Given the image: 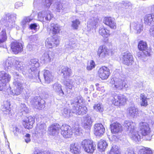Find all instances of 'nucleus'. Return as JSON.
<instances>
[{
  "label": "nucleus",
  "instance_id": "nucleus-1",
  "mask_svg": "<svg viewBox=\"0 0 154 154\" xmlns=\"http://www.w3.org/2000/svg\"><path fill=\"white\" fill-rule=\"evenodd\" d=\"M82 98L79 95L71 100L72 108L71 109L72 113L76 115H83L87 112V107L84 106H81L82 101Z\"/></svg>",
  "mask_w": 154,
  "mask_h": 154
},
{
  "label": "nucleus",
  "instance_id": "nucleus-2",
  "mask_svg": "<svg viewBox=\"0 0 154 154\" xmlns=\"http://www.w3.org/2000/svg\"><path fill=\"white\" fill-rule=\"evenodd\" d=\"M17 16L15 13L11 14L7 13L2 17L1 22L9 31L15 27V20L17 18Z\"/></svg>",
  "mask_w": 154,
  "mask_h": 154
},
{
  "label": "nucleus",
  "instance_id": "nucleus-3",
  "mask_svg": "<svg viewBox=\"0 0 154 154\" xmlns=\"http://www.w3.org/2000/svg\"><path fill=\"white\" fill-rule=\"evenodd\" d=\"M29 69L28 71V75L31 79L35 78L40 79L38 68L39 64L38 60L36 59H31L29 62Z\"/></svg>",
  "mask_w": 154,
  "mask_h": 154
},
{
  "label": "nucleus",
  "instance_id": "nucleus-4",
  "mask_svg": "<svg viewBox=\"0 0 154 154\" xmlns=\"http://www.w3.org/2000/svg\"><path fill=\"white\" fill-rule=\"evenodd\" d=\"M14 81L13 84L16 88L12 91L13 95H18L23 91V79L22 77L17 72L14 74Z\"/></svg>",
  "mask_w": 154,
  "mask_h": 154
},
{
  "label": "nucleus",
  "instance_id": "nucleus-5",
  "mask_svg": "<svg viewBox=\"0 0 154 154\" xmlns=\"http://www.w3.org/2000/svg\"><path fill=\"white\" fill-rule=\"evenodd\" d=\"M138 48L141 51L138 54V57L142 60L145 61L147 57L150 55L151 50L148 49L146 43L142 41L139 42Z\"/></svg>",
  "mask_w": 154,
  "mask_h": 154
},
{
  "label": "nucleus",
  "instance_id": "nucleus-6",
  "mask_svg": "<svg viewBox=\"0 0 154 154\" xmlns=\"http://www.w3.org/2000/svg\"><path fill=\"white\" fill-rule=\"evenodd\" d=\"M139 129L140 133L146 140H151L152 134L151 133V129L149 125L147 122H141L140 123Z\"/></svg>",
  "mask_w": 154,
  "mask_h": 154
},
{
  "label": "nucleus",
  "instance_id": "nucleus-7",
  "mask_svg": "<svg viewBox=\"0 0 154 154\" xmlns=\"http://www.w3.org/2000/svg\"><path fill=\"white\" fill-rule=\"evenodd\" d=\"M11 75L4 71H0V91L4 90L6 84L11 80Z\"/></svg>",
  "mask_w": 154,
  "mask_h": 154
},
{
  "label": "nucleus",
  "instance_id": "nucleus-8",
  "mask_svg": "<svg viewBox=\"0 0 154 154\" xmlns=\"http://www.w3.org/2000/svg\"><path fill=\"white\" fill-rule=\"evenodd\" d=\"M81 146L85 152L92 153L96 149V145L92 140H85L82 142Z\"/></svg>",
  "mask_w": 154,
  "mask_h": 154
},
{
  "label": "nucleus",
  "instance_id": "nucleus-9",
  "mask_svg": "<svg viewBox=\"0 0 154 154\" xmlns=\"http://www.w3.org/2000/svg\"><path fill=\"white\" fill-rule=\"evenodd\" d=\"M111 99L112 103L115 106H119L120 104L124 105L127 100L125 96L116 94L112 95Z\"/></svg>",
  "mask_w": 154,
  "mask_h": 154
},
{
  "label": "nucleus",
  "instance_id": "nucleus-10",
  "mask_svg": "<svg viewBox=\"0 0 154 154\" xmlns=\"http://www.w3.org/2000/svg\"><path fill=\"white\" fill-rule=\"evenodd\" d=\"M59 40L56 37H51L47 38L45 41V46L49 48H52L57 46L59 44Z\"/></svg>",
  "mask_w": 154,
  "mask_h": 154
},
{
  "label": "nucleus",
  "instance_id": "nucleus-11",
  "mask_svg": "<svg viewBox=\"0 0 154 154\" xmlns=\"http://www.w3.org/2000/svg\"><path fill=\"white\" fill-rule=\"evenodd\" d=\"M53 17L52 14L49 11H43L39 12L38 14V18L41 21H50Z\"/></svg>",
  "mask_w": 154,
  "mask_h": 154
},
{
  "label": "nucleus",
  "instance_id": "nucleus-12",
  "mask_svg": "<svg viewBox=\"0 0 154 154\" xmlns=\"http://www.w3.org/2000/svg\"><path fill=\"white\" fill-rule=\"evenodd\" d=\"M114 84L112 85V87L114 90H120L123 87L127 88L128 85L126 82L120 79H116L114 80Z\"/></svg>",
  "mask_w": 154,
  "mask_h": 154
},
{
  "label": "nucleus",
  "instance_id": "nucleus-13",
  "mask_svg": "<svg viewBox=\"0 0 154 154\" xmlns=\"http://www.w3.org/2000/svg\"><path fill=\"white\" fill-rule=\"evenodd\" d=\"M32 104L36 109H40L45 106V101L40 97H35L32 100Z\"/></svg>",
  "mask_w": 154,
  "mask_h": 154
},
{
  "label": "nucleus",
  "instance_id": "nucleus-14",
  "mask_svg": "<svg viewBox=\"0 0 154 154\" xmlns=\"http://www.w3.org/2000/svg\"><path fill=\"white\" fill-rule=\"evenodd\" d=\"M61 135L65 138L70 137L72 135V132L70 127L66 125H62L60 128Z\"/></svg>",
  "mask_w": 154,
  "mask_h": 154
},
{
  "label": "nucleus",
  "instance_id": "nucleus-15",
  "mask_svg": "<svg viewBox=\"0 0 154 154\" xmlns=\"http://www.w3.org/2000/svg\"><path fill=\"white\" fill-rule=\"evenodd\" d=\"M99 77L102 79H106L110 74L109 69L105 66L100 67L98 71Z\"/></svg>",
  "mask_w": 154,
  "mask_h": 154
},
{
  "label": "nucleus",
  "instance_id": "nucleus-16",
  "mask_svg": "<svg viewBox=\"0 0 154 154\" xmlns=\"http://www.w3.org/2000/svg\"><path fill=\"white\" fill-rule=\"evenodd\" d=\"M123 63L128 66L131 65L133 62V57L131 54L128 51L122 54Z\"/></svg>",
  "mask_w": 154,
  "mask_h": 154
},
{
  "label": "nucleus",
  "instance_id": "nucleus-17",
  "mask_svg": "<svg viewBox=\"0 0 154 154\" xmlns=\"http://www.w3.org/2000/svg\"><path fill=\"white\" fill-rule=\"evenodd\" d=\"M11 48L12 51L15 54H17L22 51L23 47L21 43L15 41L11 43Z\"/></svg>",
  "mask_w": 154,
  "mask_h": 154
},
{
  "label": "nucleus",
  "instance_id": "nucleus-18",
  "mask_svg": "<svg viewBox=\"0 0 154 154\" xmlns=\"http://www.w3.org/2000/svg\"><path fill=\"white\" fill-rule=\"evenodd\" d=\"M92 122L93 121L91 116L87 115L83 117L82 125L84 128L88 130L91 128Z\"/></svg>",
  "mask_w": 154,
  "mask_h": 154
},
{
  "label": "nucleus",
  "instance_id": "nucleus-19",
  "mask_svg": "<svg viewBox=\"0 0 154 154\" xmlns=\"http://www.w3.org/2000/svg\"><path fill=\"white\" fill-rule=\"evenodd\" d=\"M34 122V118L31 116H29L24 119L23 120L22 123L25 128L29 129L32 128Z\"/></svg>",
  "mask_w": 154,
  "mask_h": 154
},
{
  "label": "nucleus",
  "instance_id": "nucleus-20",
  "mask_svg": "<svg viewBox=\"0 0 154 154\" xmlns=\"http://www.w3.org/2000/svg\"><path fill=\"white\" fill-rule=\"evenodd\" d=\"M61 126L57 123H54L49 127L48 130L49 134L51 135H57L60 129Z\"/></svg>",
  "mask_w": 154,
  "mask_h": 154
},
{
  "label": "nucleus",
  "instance_id": "nucleus-21",
  "mask_svg": "<svg viewBox=\"0 0 154 154\" xmlns=\"http://www.w3.org/2000/svg\"><path fill=\"white\" fill-rule=\"evenodd\" d=\"M111 131L112 134H118L122 132V127L120 123L116 122L110 125Z\"/></svg>",
  "mask_w": 154,
  "mask_h": 154
},
{
  "label": "nucleus",
  "instance_id": "nucleus-22",
  "mask_svg": "<svg viewBox=\"0 0 154 154\" xmlns=\"http://www.w3.org/2000/svg\"><path fill=\"white\" fill-rule=\"evenodd\" d=\"M70 151L73 154H80L81 147L78 143H72L70 145Z\"/></svg>",
  "mask_w": 154,
  "mask_h": 154
},
{
  "label": "nucleus",
  "instance_id": "nucleus-23",
  "mask_svg": "<svg viewBox=\"0 0 154 154\" xmlns=\"http://www.w3.org/2000/svg\"><path fill=\"white\" fill-rule=\"evenodd\" d=\"M53 52L48 51H46L42 56V59L44 61L45 63H48L52 61L54 57Z\"/></svg>",
  "mask_w": 154,
  "mask_h": 154
},
{
  "label": "nucleus",
  "instance_id": "nucleus-24",
  "mask_svg": "<svg viewBox=\"0 0 154 154\" xmlns=\"http://www.w3.org/2000/svg\"><path fill=\"white\" fill-rule=\"evenodd\" d=\"M109 50L104 45L100 46L98 49L97 55L101 58H104L109 54Z\"/></svg>",
  "mask_w": 154,
  "mask_h": 154
},
{
  "label": "nucleus",
  "instance_id": "nucleus-25",
  "mask_svg": "<svg viewBox=\"0 0 154 154\" xmlns=\"http://www.w3.org/2000/svg\"><path fill=\"white\" fill-rule=\"evenodd\" d=\"M54 6L57 12H60L61 11H63L64 12L66 13L67 11L66 5L65 3L57 1L55 2Z\"/></svg>",
  "mask_w": 154,
  "mask_h": 154
},
{
  "label": "nucleus",
  "instance_id": "nucleus-26",
  "mask_svg": "<svg viewBox=\"0 0 154 154\" xmlns=\"http://www.w3.org/2000/svg\"><path fill=\"white\" fill-rule=\"evenodd\" d=\"M43 72L44 78L46 83L49 84L53 81L54 75L49 70L45 69Z\"/></svg>",
  "mask_w": 154,
  "mask_h": 154
},
{
  "label": "nucleus",
  "instance_id": "nucleus-27",
  "mask_svg": "<svg viewBox=\"0 0 154 154\" xmlns=\"http://www.w3.org/2000/svg\"><path fill=\"white\" fill-rule=\"evenodd\" d=\"M53 90L61 96H63L65 94L62 88L61 85L58 83H55L52 85Z\"/></svg>",
  "mask_w": 154,
  "mask_h": 154
},
{
  "label": "nucleus",
  "instance_id": "nucleus-28",
  "mask_svg": "<svg viewBox=\"0 0 154 154\" xmlns=\"http://www.w3.org/2000/svg\"><path fill=\"white\" fill-rule=\"evenodd\" d=\"M94 134L96 136H100L104 133L105 128L101 123L95 124L94 126Z\"/></svg>",
  "mask_w": 154,
  "mask_h": 154
},
{
  "label": "nucleus",
  "instance_id": "nucleus-29",
  "mask_svg": "<svg viewBox=\"0 0 154 154\" xmlns=\"http://www.w3.org/2000/svg\"><path fill=\"white\" fill-rule=\"evenodd\" d=\"M60 29V26L58 24L54 23L51 24L50 27L48 29V30H49L50 31V33L53 35L59 33Z\"/></svg>",
  "mask_w": 154,
  "mask_h": 154
},
{
  "label": "nucleus",
  "instance_id": "nucleus-30",
  "mask_svg": "<svg viewBox=\"0 0 154 154\" xmlns=\"http://www.w3.org/2000/svg\"><path fill=\"white\" fill-rule=\"evenodd\" d=\"M46 126L43 122H41L37 124L36 128V132L40 134L43 135L46 132Z\"/></svg>",
  "mask_w": 154,
  "mask_h": 154
},
{
  "label": "nucleus",
  "instance_id": "nucleus-31",
  "mask_svg": "<svg viewBox=\"0 0 154 154\" xmlns=\"http://www.w3.org/2000/svg\"><path fill=\"white\" fill-rule=\"evenodd\" d=\"M103 22L111 28L114 29L116 28V23L114 21V19L111 17H105L104 18Z\"/></svg>",
  "mask_w": 154,
  "mask_h": 154
},
{
  "label": "nucleus",
  "instance_id": "nucleus-32",
  "mask_svg": "<svg viewBox=\"0 0 154 154\" xmlns=\"http://www.w3.org/2000/svg\"><path fill=\"white\" fill-rule=\"evenodd\" d=\"M52 1L53 0H34L33 5H36L38 4H41L45 7L49 8Z\"/></svg>",
  "mask_w": 154,
  "mask_h": 154
},
{
  "label": "nucleus",
  "instance_id": "nucleus-33",
  "mask_svg": "<svg viewBox=\"0 0 154 154\" xmlns=\"http://www.w3.org/2000/svg\"><path fill=\"white\" fill-rule=\"evenodd\" d=\"M2 66L5 70L7 71H10L13 66L12 59L9 58L7 60L3 61Z\"/></svg>",
  "mask_w": 154,
  "mask_h": 154
},
{
  "label": "nucleus",
  "instance_id": "nucleus-34",
  "mask_svg": "<svg viewBox=\"0 0 154 154\" xmlns=\"http://www.w3.org/2000/svg\"><path fill=\"white\" fill-rule=\"evenodd\" d=\"M135 123L131 121L126 120L124 122L123 126L128 131L131 132L134 131Z\"/></svg>",
  "mask_w": 154,
  "mask_h": 154
},
{
  "label": "nucleus",
  "instance_id": "nucleus-35",
  "mask_svg": "<svg viewBox=\"0 0 154 154\" xmlns=\"http://www.w3.org/2000/svg\"><path fill=\"white\" fill-rule=\"evenodd\" d=\"M14 65L16 69L20 72H22L24 74L25 70V65L23 64V62L18 60H16Z\"/></svg>",
  "mask_w": 154,
  "mask_h": 154
},
{
  "label": "nucleus",
  "instance_id": "nucleus-36",
  "mask_svg": "<svg viewBox=\"0 0 154 154\" xmlns=\"http://www.w3.org/2000/svg\"><path fill=\"white\" fill-rule=\"evenodd\" d=\"M131 26L136 30L137 33H140L143 30V26L142 24L138 22L132 23Z\"/></svg>",
  "mask_w": 154,
  "mask_h": 154
},
{
  "label": "nucleus",
  "instance_id": "nucleus-37",
  "mask_svg": "<svg viewBox=\"0 0 154 154\" xmlns=\"http://www.w3.org/2000/svg\"><path fill=\"white\" fill-rule=\"evenodd\" d=\"M77 47V45L75 44V40L73 38L70 40L69 42H66L65 45L66 49L69 51Z\"/></svg>",
  "mask_w": 154,
  "mask_h": 154
},
{
  "label": "nucleus",
  "instance_id": "nucleus-38",
  "mask_svg": "<svg viewBox=\"0 0 154 154\" xmlns=\"http://www.w3.org/2000/svg\"><path fill=\"white\" fill-rule=\"evenodd\" d=\"M120 5L124 8L128 14L131 12L132 5L130 2L127 1H122L120 3Z\"/></svg>",
  "mask_w": 154,
  "mask_h": 154
},
{
  "label": "nucleus",
  "instance_id": "nucleus-39",
  "mask_svg": "<svg viewBox=\"0 0 154 154\" xmlns=\"http://www.w3.org/2000/svg\"><path fill=\"white\" fill-rule=\"evenodd\" d=\"M128 114L131 117L137 116L138 114V109L135 106L130 107L128 109Z\"/></svg>",
  "mask_w": 154,
  "mask_h": 154
},
{
  "label": "nucleus",
  "instance_id": "nucleus-40",
  "mask_svg": "<svg viewBox=\"0 0 154 154\" xmlns=\"http://www.w3.org/2000/svg\"><path fill=\"white\" fill-rule=\"evenodd\" d=\"M129 135L131 138L136 142H139L140 140V136L137 131H133L130 132Z\"/></svg>",
  "mask_w": 154,
  "mask_h": 154
},
{
  "label": "nucleus",
  "instance_id": "nucleus-41",
  "mask_svg": "<svg viewBox=\"0 0 154 154\" xmlns=\"http://www.w3.org/2000/svg\"><path fill=\"white\" fill-rule=\"evenodd\" d=\"M71 72V69L68 67L64 66L62 67L61 72L63 74V76L64 78H67L70 76Z\"/></svg>",
  "mask_w": 154,
  "mask_h": 154
},
{
  "label": "nucleus",
  "instance_id": "nucleus-42",
  "mask_svg": "<svg viewBox=\"0 0 154 154\" xmlns=\"http://www.w3.org/2000/svg\"><path fill=\"white\" fill-rule=\"evenodd\" d=\"M32 20L33 18L30 16L25 17L21 22V25L23 28H25Z\"/></svg>",
  "mask_w": 154,
  "mask_h": 154
},
{
  "label": "nucleus",
  "instance_id": "nucleus-43",
  "mask_svg": "<svg viewBox=\"0 0 154 154\" xmlns=\"http://www.w3.org/2000/svg\"><path fill=\"white\" fill-rule=\"evenodd\" d=\"M99 33L104 38H107L109 35V31L104 27H101L99 28Z\"/></svg>",
  "mask_w": 154,
  "mask_h": 154
},
{
  "label": "nucleus",
  "instance_id": "nucleus-44",
  "mask_svg": "<svg viewBox=\"0 0 154 154\" xmlns=\"http://www.w3.org/2000/svg\"><path fill=\"white\" fill-rule=\"evenodd\" d=\"M120 3H119L116 8V12L121 15L128 14V13L123 6L120 5Z\"/></svg>",
  "mask_w": 154,
  "mask_h": 154
},
{
  "label": "nucleus",
  "instance_id": "nucleus-45",
  "mask_svg": "<svg viewBox=\"0 0 154 154\" xmlns=\"http://www.w3.org/2000/svg\"><path fill=\"white\" fill-rule=\"evenodd\" d=\"M99 20L96 18H93L90 20L88 22V26L91 28H94L96 27Z\"/></svg>",
  "mask_w": 154,
  "mask_h": 154
},
{
  "label": "nucleus",
  "instance_id": "nucleus-46",
  "mask_svg": "<svg viewBox=\"0 0 154 154\" xmlns=\"http://www.w3.org/2000/svg\"><path fill=\"white\" fill-rule=\"evenodd\" d=\"M10 102L8 101H5L4 102L3 105L2 106V111L6 112L8 113L10 111Z\"/></svg>",
  "mask_w": 154,
  "mask_h": 154
},
{
  "label": "nucleus",
  "instance_id": "nucleus-47",
  "mask_svg": "<svg viewBox=\"0 0 154 154\" xmlns=\"http://www.w3.org/2000/svg\"><path fill=\"white\" fill-rule=\"evenodd\" d=\"M139 154H152V150L149 148L142 147L139 151Z\"/></svg>",
  "mask_w": 154,
  "mask_h": 154
},
{
  "label": "nucleus",
  "instance_id": "nucleus-48",
  "mask_svg": "<svg viewBox=\"0 0 154 154\" xmlns=\"http://www.w3.org/2000/svg\"><path fill=\"white\" fill-rule=\"evenodd\" d=\"M144 20L145 23L150 25L153 21L151 14H149L145 15L144 17Z\"/></svg>",
  "mask_w": 154,
  "mask_h": 154
},
{
  "label": "nucleus",
  "instance_id": "nucleus-49",
  "mask_svg": "<svg viewBox=\"0 0 154 154\" xmlns=\"http://www.w3.org/2000/svg\"><path fill=\"white\" fill-rule=\"evenodd\" d=\"M107 145L106 142L104 140H100L98 144V148L102 150H104Z\"/></svg>",
  "mask_w": 154,
  "mask_h": 154
},
{
  "label": "nucleus",
  "instance_id": "nucleus-50",
  "mask_svg": "<svg viewBox=\"0 0 154 154\" xmlns=\"http://www.w3.org/2000/svg\"><path fill=\"white\" fill-rule=\"evenodd\" d=\"M140 100H141V105L142 106H146L148 105L147 98L143 94L140 95Z\"/></svg>",
  "mask_w": 154,
  "mask_h": 154
},
{
  "label": "nucleus",
  "instance_id": "nucleus-51",
  "mask_svg": "<svg viewBox=\"0 0 154 154\" xmlns=\"http://www.w3.org/2000/svg\"><path fill=\"white\" fill-rule=\"evenodd\" d=\"M72 111H70L67 108H65L61 110V113L63 115L66 117H69L71 115Z\"/></svg>",
  "mask_w": 154,
  "mask_h": 154
},
{
  "label": "nucleus",
  "instance_id": "nucleus-52",
  "mask_svg": "<svg viewBox=\"0 0 154 154\" xmlns=\"http://www.w3.org/2000/svg\"><path fill=\"white\" fill-rule=\"evenodd\" d=\"M65 84L67 88L72 89V88L74 87V81L72 79H69L65 81Z\"/></svg>",
  "mask_w": 154,
  "mask_h": 154
},
{
  "label": "nucleus",
  "instance_id": "nucleus-53",
  "mask_svg": "<svg viewBox=\"0 0 154 154\" xmlns=\"http://www.w3.org/2000/svg\"><path fill=\"white\" fill-rule=\"evenodd\" d=\"M94 108L96 111L99 112H102L103 110V105L100 103L95 104Z\"/></svg>",
  "mask_w": 154,
  "mask_h": 154
},
{
  "label": "nucleus",
  "instance_id": "nucleus-54",
  "mask_svg": "<svg viewBox=\"0 0 154 154\" xmlns=\"http://www.w3.org/2000/svg\"><path fill=\"white\" fill-rule=\"evenodd\" d=\"M110 154H119V151L118 146L113 145L110 152Z\"/></svg>",
  "mask_w": 154,
  "mask_h": 154
},
{
  "label": "nucleus",
  "instance_id": "nucleus-55",
  "mask_svg": "<svg viewBox=\"0 0 154 154\" xmlns=\"http://www.w3.org/2000/svg\"><path fill=\"white\" fill-rule=\"evenodd\" d=\"M80 23V21L79 20L76 19L72 21V27L74 29H78L79 25Z\"/></svg>",
  "mask_w": 154,
  "mask_h": 154
},
{
  "label": "nucleus",
  "instance_id": "nucleus-56",
  "mask_svg": "<svg viewBox=\"0 0 154 154\" xmlns=\"http://www.w3.org/2000/svg\"><path fill=\"white\" fill-rule=\"evenodd\" d=\"M95 64L94 61L91 60L89 64H88L87 69L88 70H91L95 67Z\"/></svg>",
  "mask_w": 154,
  "mask_h": 154
},
{
  "label": "nucleus",
  "instance_id": "nucleus-57",
  "mask_svg": "<svg viewBox=\"0 0 154 154\" xmlns=\"http://www.w3.org/2000/svg\"><path fill=\"white\" fill-rule=\"evenodd\" d=\"M20 111L21 112L27 113L28 110L26 105L24 104H21L20 106Z\"/></svg>",
  "mask_w": 154,
  "mask_h": 154
},
{
  "label": "nucleus",
  "instance_id": "nucleus-58",
  "mask_svg": "<svg viewBox=\"0 0 154 154\" xmlns=\"http://www.w3.org/2000/svg\"><path fill=\"white\" fill-rule=\"evenodd\" d=\"M74 133H75L77 135H79L80 133H81L80 129L79 128V126L77 125L76 126H75L73 128Z\"/></svg>",
  "mask_w": 154,
  "mask_h": 154
},
{
  "label": "nucleus",
  "instance_id": "nucleus-59",
  "mask_svg": "<svg viewBox=\"0 0 154 154\" xmlns=\"http://www.w3.org/2000/svg\"><path fill=\"white\" fill-rule=\"evenodd\" d=\"M30 135L29 134H27L25 136V142L28 143L30 142L31 140L30 139Z\"/></svg>",
  "mask_w": 154,
  "mask_h": 154
},
{
  "label": "nucleus",
  "instance_id": "nucleus-60",
  "mask_svg": "<svg viewBox=\"0 0 154 154\" xmlns=\"http://www.w3.org/2000/svg\"><path fill=\"white\" fill-rule=\"evenodd\" d=\"M23 6V3L21 2H17L15 4V8L18 9L19 8Z\"/></svg>",
  "mask_w": 154,
  "mask_h": 154
},
{
  "label": "nucleus",
  "instance_id": "nucleus-61",
  "mask_svg": "<svg viewBox=\"0 0 154 154\" xmlns=\"http://www.w3.org/2000/svg\"><path fill=\"white\" fill-rule=\"evenodd\" d=\"M38 38V36L37 35H32L31 36L29 37V40L32 42H34L36 41Z\"/></svg>",
  "mask_w": 154,
  "mask_h": 154
},
{
  "label": "nucleus",
  "instance_id": "nucleus-62",
  "mask_svg": "<svg viewBox=\"0 0 154 154\" xmlns=\"http://www.w3.org/2000/svg\"><path fill=\"white\" fill-rule=\"evenodd\" d=\"M125 154H135L132 149L128 148L125 152Z\"/></svg>",
  "mask_w": 154,
  "mask_h": 154
},
{
  "label": "nucleus",
  "instance_id": "nucleus-63",
  "mask_svg": "<svg viewBox=\"0 0 154 154\" xmlns=\"http://www.w3.org/2000/svg\"><path fill=\"white\" fill-rule=\"evenodd\" d=\"M53 153H47V152H43L42 151L40 152V151L39 152H37L36 151H35L34 152L33 154H53Z\"/></svg>",
  "mask_w": 154,
  "mask_h": 154
},
{
  "label": "nucleus",
  "instance_id": "nucleus-64",
  "mask_svg": "<svg viewBox=\"0 0 154 154\" xmlns=\"http://www.w3.org/2000/svg\"><path fill=\"white\" fill-rule=\"evenodd\" d=\"M150 35L154 37V26H152L149 30Z\"/></svg>",
  "mask_w": 154,
  "mask_h": 154
}]
</instances>
